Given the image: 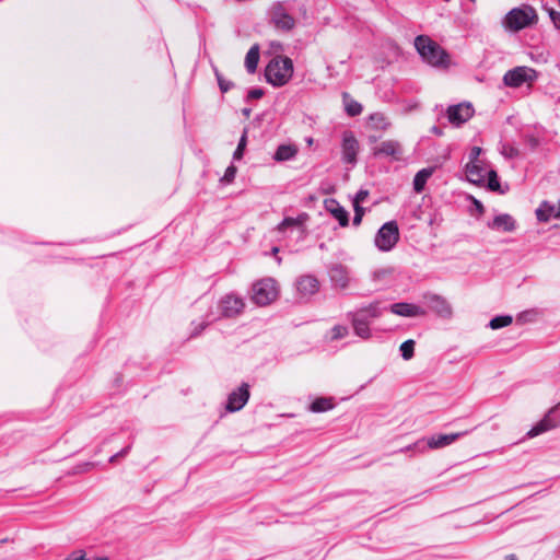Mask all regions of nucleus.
Here are the masks:
<instances>
[{
	"label": "nucleus",
	"instance_id": "7",
	"mask_svg": "<svg viewBox=\"0 0 560 560\" xmlns=\"http://www.w3.org/2000/svg\"><path fill=\"white\" fill-rule=\"evenodd\" d=\"M537 79L538 72L534 68L527 66H517L504 73L502 82L505 86L512 89H518L524 84H526L528 88H532Z\"/></svg>",
	"mask_w": 560,
	"mask_h": 560
},
{
	"label": "nucleus",
	"instance_id": "23",
	"mask_svg": "<svg viewBox=\"0 0 560 560\" xmlns=\"http://www.w3.org/2000/svg\"><path fill=\"white\" fill-rule=\"evenodd\" d=\"M307 219V214L302 213L296 218L287 217L277 226L279 232H285L288 229H298L303 233V224Z\"/></svg>",
	"mask_w": 560,
	"mask_h": 560
},
{
	"label": "nucleus",
	"instance_id": "10",
	"mask_svg": "<svg viewBox=\"0 0 560 560\" xmlns=\"http://www.w3.org/2000/svg\"><path fill=\"white\" fill-rule=\"evenodd\" d=\"M360 144L354 133L350 130L342 132L341 137V161L343 164L354 167L358 163Z\"/></svg>",
	"mask_w": 560,
	"mask_h": 560
},
{
	"label": "nucleus",
	"instance_id": "44",
	"mask_svg": "<svg viewBox=\"0 0 560 560\" xmlns=\"http://www.w3.org/2000/svg\"><path fill=\"white\" fill-rule=\"evenodd\" d=\"M73 560H107V558H86L84 556L77 557Z\"/></svg>",
	"mask_w": 560,
	"mask_h": 560
},
{
	"label": "nucleus",
	"instance_id": "12",
	"mask_svg": "<svg viewBox=\"0 0 560 560\" xmlns=\"http://www.w3.org/2000/svg\"><path fill=\"white\" fill-rule=\"evenodd\" d=\"M329 279L335 288L347 289L350 284V270L340 262L330 264L327 267Z\"/></svg>",
	"mask_w": 560,
	"mask_h": 560
},
{
	"label": "nucleus",
	"instance_id": "34",
	"mask_svg": "<svg viewBox=\"0 0 560 560\" xmlns=\"http://www.w3.org/2000/svg\"><path fill=\"white\" fill-rule=\"evenodd\" d=\"M331 340H339L342 338H346L349 335V329L347 326L343 325H335L330 330Z\"/></svg>",
	"mask_w": 560,
	"mask_h": 560
},
{
	"label": "nucleus",
	"instance_id": "42",
	"mask_svg": "<svg viewBox=\"0 0 560 560\" xmlns=\"http://www.w3.org/2000/svg\"><path fill=\"white\" fill-rule=\"evenodd\" d=\"M353 209H354V215H360L363 218L364 209L360 205L353 203Z\"/></svg>",
	"mask_w": 560,
	"mask_h": 560
},
{
	"label": "nucleus",
	"instance_id": "15",
	"mask_svg": "<svg viewBox=\"0 0 560 560\" xmlns=\"http://www.w3.org/2000/svg\"><path fill=\"white\" fill-rule=\"evenodd\" d=\"M347 318L351 322L354 334L362 338L369 339L371 337L370 324L372 323L368 315L364 313L349 312Z\"/></svg>",
	"mask_w": 560,
	"mask_h": 560
},
{
	"label": "nucleus",
	"instance_id": "9",
	"mask_svg": "<svg viewBox=\"0 0 560 560\" xmlns=\"http://www.w3.org/2000/svg\"><path fill=\"white\" fill-rule=\"evenodd\" d=\"M399 240V230L395 221L384 223L374 237V244L381 252H389Z\"/></svg>",
	"mask_w": 560,
	"mask_h": 560
},
{
	"label": "nucleus",
	"instance_id": "53",
	"mask_svg": "<svg viewBox=\"0 0 560 560\" xmlns=\"http://www.w3.org/2000/svg\"><path fill=\"white\" fill-rule=\"evenodd\" d=\"M307 143L311 145L313 143V139L312 138H308L307 139Z\"/></svg>",
	"mask_w": 560,
	"mask_h": 560
},
{
	"label": "nucleus",
	"instance_id": "26",
	"mask_svg": "<svg viewBox=\"0 0 560 560\" xmlns=\"http://www.w3.org/2000/svg\"><path fill=\"white\" fill-rule=\"evenodd\" d=\"M298 153V149L292 144H281L278 147L273 159L278 162L292 160Z\"/></svg>",
	"mask_w": 560,
	"mask_h": 560
},
{
	"label": "nucleus",
	"instance_id": "22",
	"mask_svg": "<svg viewBox=\"0 0 560 560\" xmlns=\"http://www.w3.org/2000/svg\"><path fill=\"white\" fill-rule=\"evenodd\" d=\"M488 228L502 232H513L516 229V222L512 215L502 213L494 217L491 222H488Z\"/></svg>",
	"mask_w": 560,
	"mask_h": 560
},
{
	"label": "nucleus",
	"instance_id": "41",
	"mask_svg": "<svg viewBox=\"0 0 560 560\" xmlns=\"http://www.w3.org/2000/svg\"><path fill=\"white\" fill-rule=\"evenodd\" d=\"M264 91L261 89H252L247 94L248 100H258L262 97Z\"/></svg>",
	"mask_w": 560,
	"mask_h": 560
},
{
	"label": "nucleus",
	"instance_id": "47",
	"mask_svg": "<svg viewBox=\"0 0 560 560\" xmlns=\"http://www.w3.org/2000/svg\"><path fill=\"white\" fill-rule=\"evenodd\" d=\"M129 450H130V446H127V447L122 448L120 452H118L117 454H119V457L126 456L128 454Z\"/></svg>",
	"mask_w": 560,
	"mask_h": 560
},
{
	"label": "nucleus",
	"instance_id": "48",
	"mask_svg": "<svg viewBox=\"0 0 560 560\" xmlns=\"http://www.w3.org/2000/svg\"><path fill=\"white\" fill-rule=\"evenodd\" d=\"M420 445V442L416 443L415 445H408L406 448H402L401 451H409L413 447H418Z\"/></svg>",
	"mask_w": 560,
	"mask_h": 560
},
{
	"label": "nucleus",
	"instance_id": "54",
	"mask_svg": "<svg viewBox=\"0 0 560 560\" xmlns=\"http://www.w3.org/2000/svg\"><path fill=\"white\" fill-rule=\"evenodd\" d=\"M281 261H282L281 257H277V262L281 264Z\"/></svg>",
	"mask_w": 560,
	"mask_h": 560
},
{
	"label": "nucleus",
	"instance_id": "4",
	"mask_svg": "<svg viewBox=\"0 0 560 560\" xmlns=\"http://www.w3.org/2000/svg\"><path fill=\"white\" fill-rule=\"evenodd\" d=\"M467 179L476 185H483L487 179V186L490 190L497 191L500 188L497 172L490 167L486 160L477 163H467L465 166Z\"/></svg>",
	"mask_w": 560,
	"mask_h": 560
},
{
	"label": "nucleus",
	"instance_id": "1",
	"mask_svg": "<svg viewBox=\"0 0 560 560\" xmlns=\"http://www.w3.org/2000/svg\"><path fill=\"white\" fill-rule=\"evenodd\" d=\"M218 307L220 311V315L214 316L212 313H208L206 315L205 319H202L198 323H196V322L191 323V325L194 327L191 337H196V336L200 335L202 332V330L210 323L219 319L220 317L233 318V317L240 316L245 308V301L241 295H238L234 292H231V293L223 295L220 299Z\"/></svg>",
	"mask_w": 560,
	"mask_h": 560
},
{
	"label": "nucleus",
	"instance_id": "3",
	"mask_svg": "<svg viewBox=\"0 0 560 560\" xmlns=\"http://www.w3.org/2000/svg\"><path fill=\"white\" fill-rule=\"evenodd\" d=\"M538 14L529 4H522L521 7L510 10L502 20V26L509 32H520L526 27L536 24Z\"/></svg>",
	"mask_w": 560,
	"mask_h": 560
},
{
	"label": "nucleus",
	"instance_id": "8",
	"mask_svg": "<svg viewBox=\"0 0 560 560\" xmlns=\"http://www.w3.org/2000/svg\"><path fill=\"white\" fill-rule=\"evenodd\" d=\"M269 23L278 31L290 32L295 26L294 18L288 12L284 3L277 1L268 10Z\"/></svg>",
	"mask_w": 560,
	"mask_h": 560
},
{
	"label": "nucleus",
	"instance_id": "38",
	"mask_svg": "<svg viewBox=\"0 0 560 560\" xmlns=\"http://www.w3.org/2000/svg\"><path fill=\"white\" fill-rule=\"evenodd\" d=\"M481 151L482 150L479 147L471 148L469 152V161L467 163H477L479 161H482V159H480Z\"/></svg>",
	"mask_w": 560,
	"mask_h": 560
},
{
	"label": "nucleus",
	"instance_id": "18",
	"mask_svg": "<svg viewBox=\"0 0 560 560\" xmlns=\"http://www.w3.org/2000/svg\"><path fill=\"white\" fill-rule=\"evenodd\" d=\"M559 424L560 418H556L555 409H550L548 413L527 432V436L535 438L558 427Z\"/></svg>",
	"mask_w": 560,
	"mask_h": 560
},
{
	"label": "nucleus",
	"instance_id": "14",
	"mask_svg": "<svg viewBox=\"0 0 560 560\" xmlns=\"http://www.w3.org/2000/svg\"><path fill=\"white\" fill-rule=\"evenodd\" d=\"M446 114L452 125L460 126L472 117L474 108L469 103H460L450 106Z\"/></svg>",
	"mask_w": 560,
	"mask_h": 560
},
{
	"label": "nucleus",
	"instance_id": "25",
	"mask_svg": "<svg viewBox=\"0 0 560 560\" xmlns=\"http://www.w3.org/2000/svg\"><path fill=\"white\" fill-rule=\"evenodd\" d=\"M432 174H433V168H431V167L422 168L419 172H417V174L413 177V183H412L413 190L416 192L420 194L424 189V186H425L428 179L432 176Z\"/></svg>",
	"mask_w": 560,
	"mask_h": 560
},
{
	"label": "nucleus",
	"instance_id": "40",
	"mask_svg": "<svg viewBox=\"0 0 560 560\" xmlns=\"http://www.w3.org/2000/svg\"><path fill=\"white\" fill-rule=\"evenodd\" d=\"M369 196V191L366 189H360L357 194H355V197L353 199V203L355 205H361L362 202L365 201V199L368 198Z\"/></svg>",
	"mask_w": 560,
	"mask_h": 560
},
{
	"label": "nucleus",
	"instance_id": "43",
	"mask_svg": "<svg viewBox=\"0 0 560 560\" xmlns=\"http://www.w3.org/2000/svg\"><path fill=\"white\" fill-rule=\"evenodd\" d=\"M474 205L479 213L483 212V210H485L483 205L479 200L474 199Z\"/></svg>",
	"mask_w": 560,
	"mask_h": 560
},
{
	"label": "nucleus",
	"instance_id": "11",
	"mask_svg": "<svg viewBox=\"0 0 560 560\" xmlns=\"http://www.w3.org/2000/svg\"><path fill=\"white\" fill-rule=\"evenodd\" d=\"M249 396V385L242 383L236 389L229 394L225 409L229 412L240 411L247 404Z\"/></svg>",
	"mask_w": 560,
	"mask_h": 560
},
{
	"label": "nucleus",
	"instance_id": "46",
	"mask_svg": "<svg viewBox=\"0 0 560 560\" xmlns=\"http://www.w3.org/2000/svg\"><path fill=\"white\" fill-rule=\"evenodd\" d=\"M361 221H362V217L354 215L352 223H353V225L358 226L361 223Z\"/></svg>",
	"mask_w": 560,
	"mask_h": 560
},
{
	"label": "nucleus",
	"instance_id": "27",
	"mask_svg": "<svg viewBox=\"0 0 560 560\" xmlns=\"http://www.w3.org/2000/svg\"><path fill=\"white\" fill-rule=\"evenodd\" d=\"M370 128L375 130H386L389 127V121L382 113H373L368 118Z\"/></svg>",
	"mask_w": 560,
	"mask_h": 560
},
{
	"label": "nucleus",
	"instance_id": "49",
	"mask_svg": "<svg viewBox=\"0 0 560 560\" xmlns=\"http://www.w3.org/2000/svg\"><path fill=\"white\" fill-rule=\"evenodd\" d=\"M118 457H119V454L116 453L113 456H110L109 462L115 463Z\"/></svg>",
	"mask_w": 560,
	"mask_h": 560
},
{
	"label": "nucleus",
	"instance_id": "52",
	"mask_svg": "<svg viewBox=\"0 0 560 560\" xmlns=\"http://www.w3.org/2000/svg\"><path fill=\"white\" fill-rule=\"evenodd\" d=\"M271 252H272L273 255H277V253L279 252V248L278 247H272Z\"/></svg>",
	"mask_w": 560,
	"mask_h": 560
},
{
	"label": "nucleus",
	"instance_id": "20",
	"mask_svg": "<svg viewBox=\"0 0 560 560\" xmlns=\"http://www.w3.org/2000/svg\"><path fill=\"white\" fill-rule=\"evenodd\" d=\"M536 217L538 221L541 222H548L551 219H560V199L558 205L542 201L536 210Z\"/></svg>",
	"mask_w": 560,
	"mask_h": 560
},
{
	"label": "nucleus",
	"instance_id": "28",
	"mask_svg": "<svg viewBox=\"0 0 560 560\" xmlns=\"http://www.w3.org/2000/svg\"><path fill=\"white\" fill-rule=\"evenodd\" d=\"M331 203H332V207H328V210L330 211L332 217L336 220H338V222L341 226H347L349 223V213L337 201L331 200Z\"/></svg>",
	"mask_w": 560,
	"mask_h": 560
},
{
	"label": "nucleus",
	"instance_id": "33",
	"mask_svg": "<svg viewBox=\"0 0 560 560\" xmlns=\"http://www.w3.org/2000/svg\"><path fill=\"white\" fill-rule=\"evenodd\" d=\"M399 350H400L402 359L410 360L415 353V341L411 339L404 341L400 345Z\"/></svg>",
	"mask_w": 560,
	"mask_h": 560
},
{
	"label": "nucleus",
	"instance_id": "19",
	"mask_svg": "<svg viewBox=\"0 0 560 560\" xmlns=\"http://www.w3.org/2000/svg\"><path fill=\"white\" fill-rule=\"evenodd\" d=\"M389 310L393 314L404 317H418L427 314L425 310L421 306L406 302L394 303Z\"/></svg>",
	"mask_w": 560,
	"mask_h": 560
},
{
	"label": "nucleus",
	"instance_id": "37",
	"mask_svg": "<svg viewBox=\"0 0 560 560\" xmlns=\"http://www.w3.org/2000/svg\"><path fill=\"white\" fill-rule=\"evenodd\" d=\"M236 172L237 170L234 165L228 166L221 180L228 184L232 183L235 178Z\"/></svg>",
	"mask_w": 560,
	"mask_h": 560
},
{
	"label": "nucleus",
	"instance_id": "31",
	"mask_svg": "<svg viewBox=\"0 0 560 560\" xmlns=\"http://www.w3.org/2000/svg\"><path fill=\"white\" fill-rule=\"evenodd\" d=\"M358 313H364L368 315V318L372 322L374 318L381 316L382 312L378 306V303H371L368 306H363L357 311Z\"/></svg>",
	"mask_w": 560,
	"mask_h": 560
},
{
	"label": "nucleus",
	"instance_id": "5",
	"mask_svg": "<svg viewBox=\"0 0 560 560\" xmlns=\"http://www.w3.org/2000/svg\"><path fill=\"white\" fill-rule=\"evenodd\" d=\"M293 74V62L289 57L277 56L266 67L265 77L273 86L284 85Z\"/></svg>",
	"mask_w": 560,
	"mask_h": 560
},
{
	"label": "nucleus",
	"instance_id": "50",
	"mask_svg": "<svg viewBox=\"0 0 560 560\" xmlns=\"http://www.w3.org/2000/svg\"><path fill=\"white\" fill-rule=\"evenodd\" d=\"M503 560H517V558L514 555H509Z\"/></svg>",
	"mask_w": 560,
	"mask_h": 560
},
{
	"label": "nucleus",
	"instance_id": "36",
	"mask_svg": "<svg viewBox=\"0 0 560 560\" xmlns=\"http://www.w3.org/2000/svg\"><path fill=\"white\" fill-rule=\"evenodd\" d=\"M246 143H247V136H246V131H244V133L242 135V137H241V139L238 141L237 148H236V150L233 153V159L234 160H241L242 159L243 153H244V149L246 147Z\"/></svg>",
	"mask_w": 560,
	"mask_h": 560
},
{
	"label": "nucleus",
	"instance_id": "24",
	"mask_svg": "<svg viewBox=\"0 0 560 560\" xmlns=\"http://www.w3.org/2000/svg\"><path fill=\"white\" fill-rule=\"evenodd\" d=\"M259 61V46L253 45L245 57V68L248 73H255Z\"/></svg>",
	"mask_w": 560,
	"mask_h": 560
},
{
	"label": "nucleus",
	"instance_id": "17",
	"mask_svg": "<svg viewBox=\"0 0 560 560\" xmlns=\"http://www.w3.org/2000/svg\"><path fill=\"white\" fill-rule=\"evenodd\" d=\"M428 307L435 312L441 317H450L452 315V307L448 302L438 294H425L423 296Z\"/></svg>",
	"mask_w": 560,
	"mask_h": 560
},
{
	"label": "nucleus",
	"instance_id": "29",
	"mask_svg": "<svg viewBox=\"0 0 560 560\" xmlns=\"http://www.w3.org/2000/svg\"><path fill=\"white\" fill-rule=\"evenodd\" d=\"M334 401L331 397H318L313 400L310 406L312 412H325L334 408Z\"/></svg>",
	"mask_w": 560,
	"mask_h": 560
},
{
	"label": "nucleus",
	"instance_id": "39",
	"mask_svg": "<svg viewBox=\"0 0 560 560\" xmlns=\"http://www.w3.org/2000/svg\"><path fill=\"white\" fill-rule=\"evenodd\" d=\"M549 18L553 24V26L560 31V12L551 9L549 11Z\"/></svg>",
	"mask_w": 560,
	"mask_h": 560
},
{
	"label": "nucleus",
	"instance_id": "32",
	"mask_svg": "<svg viewBox=\"0 0 560 560\" xmlns=\"http://www.w3.org/2000/svg\"><path fill=\"white\" fill-rule=\"evenodd\" d=\"M512 323V316L510 315H501L495 316L489 322V327L491 329H500L509 326Z\"/></svg>",
	"mask_w": 560,
	"mask_h": 560
},
{
	"label": "nucleus",
	"instance_id": "30",
	"mask_svg": "<svg viewBox=\"0 0 560 560\" xmlns=\"http://www.w3.org/2000/svg\"><path fill=\"white\" fill-rule=\"evenodd\" d=\"M345 110L350 117L360 115L363 110V106L351 98L347 93L343 94Z\"/></svg>",
	"mask_w": 560,
	"mask_h": 560
},
{
	"label": "nucleus",
	"instance_id": "16",
	"mask_svg": "<svg viewBox=\"0 0 560 560\" xmlns=\"http://www.w3.org/2000/svg\"><path fill=\"white\" fill-rule=\"evenodd\" d=\"M402 152V147L397 140H385L373 149L374 156H390L395 161L401 159Z\"/></svg>",
	"mask_w": 560,
	"mask_h": 560
},
{
	"label": "nucleus",
	"instance_id": "45",
	"mask_svg": "<svg viewBox=\"0 0 560 560\" xmlns=\"http://www.w3.org/2000/svg\"><path fill=\"white\" fill-rule=\"evenodd\" d=\"M505 154L509 158H513L514 155H516V150L514 148L510 147L509 150L505 151Z\"/></svg>",
	"mask_w": 560,
	"mask_h": 560
},
{
	"label": "nucleus",
	"instance_id": "6",
	"mask_svg": "<svg viewBox=\"0 0 560 560\" xmlns=\"http://www.w3.org/2000/svg\"><path fill=\"white\" fill-rule=\"evenodd\" d=\"M279 287L273 278H262L252 285V301L258 306H266L277 300Z\"/></svg>",
	"mask_w": 560,
	"mask_h": 560
},
{
	"label": "nucleus",
	"instance_id": "13",
	"mask_svg": "<svg viewBox=\"0 0 560 560\" xmlns=\"http://www.w3.org/2000/svg\"><path fill=\"white\" fill-rule=\"evenodd\" d=\"M295 289L300 299L308 300L312 295L318 292L319 281L313 275H303L296 279Z\"/></svg>",
	"mask_w": 560,
	"mask_h": 560
},
{
	"label": "nucleus",
	"instance_id": "21",
	"mask_svg": "<svg viewBox=\"0 0 560 560\" xmlns=\"http://www.w3.org/2000/svg\"><path fill=\"white\" fill-rule=\"evenodd\" d=\"M466 434H468V431L433 435L428 440L427 445L430 448H441L454 443L457 439L465 436Z\"/></svg>",
	"mask_w": 560,
	"mask_h": 560
},
{
	"label": "nucleus",
	"instance_id": "51",
	"mask_svg": "<svg viewBox=\"0 0 560 560\" xmlns=\"http://www.w3.org/2000/svg\"><path fill=\"white\" fill-rule=\"evenodd\" d=\"M243 114H244L245 116H249V114H250V109L244 108V109H243Z\"/></svg>",
	"mask_w": 560,
	"mask_h": 560
},
{
	"label": "nucleus",
	"instance_id": "35",
	"mask_svg": "<svg viewBox=\"0 0 560 560\" xmlns=\"http://www.w3.org/2000/svg\"><path fill=\"white\" fill-rule=\"evenodd\" d=\"M214 73L221 92L226 93L228 91H230L231 88L233 86V83L229 80H225L217 69Z\"/></svg>",
	"mask_w": 560,
	"mask_h": 560
},
{
	"label": "nucleus",
	"instance_id": "2",
	"mask_svg": "<svg viewBox=\"0 0 560 560\" xmlns=\"http://www.w3.org/2000/svg\"><path fill=\"white\" fill-rule=\"evenodd\" d=\"M415 47L422 60L432 67H447L448 54L429 36L419 35L415 38Z\"/></svg>",
	"mask_w": 560,
	"mask_h": 560
}]
</instances>
